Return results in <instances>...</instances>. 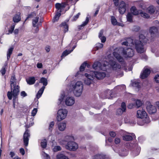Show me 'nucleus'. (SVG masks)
Returning <instances> with one entry per match:
<instances>
[{
	"instance_id": "nucleus-9",
	"label": "nucleus",
	"mask_w": 159,
	"mask_h": 159,
	"mask_svg": "<svg viewBox=\"0 0 159 159\" xmlns=\"http://www.w3.org/2000/svg\"><path fill=\"white\" fill-rule=\"evenodd\" d=\"M108 64L107 61L103 62L102 63L98 61L95 62L93 64L92 66L93 69L96 70L98 68L103 70H105Z\"/></svg>"
},
{
	"instance_id": "nucleus-47",
	"label": "nucleus",
	"mask_w": 159,
	"mask_h": 159,
	"mask_svg": "<svg viewBox=\"0 0 159 159\" xmlns=\"http://www.w3.org/2000/svg\"><path fill=\"white\" fill-rule=\"evenodd\" d=\"M87 65V63L85 62L81 65L80 68V71H83L84 70V68Z\"/></svg>"
},
{
	"instance_id": "nucleus-33",
	"label": "nucleus",
	"mask_w": 159,
	"mask_h": 159,
	"mask_svg": "<svg viewBox=\"0 0 159 159\" xmlns=\"http://www.w3.org/2000/svg\"><path fill=\"white\" fill-rule=\"evenodd\" d=\"M56 158L57 159H69L67 156L61 153L58 154L57 155Z\"/></svg>"
},
{
	"instance_id": "nucleus-31",
	"label": "nucleus",
	"mask_w": 159,
	"mask_h": 159,
	"mask_svg": "<svg viewBox=\"0 0 159 159\" xmlns=\"http://www.w3.org/2000/svg\"><path fill=\"white\" fill-rule=\"evenodd\" d=\"M45 88V87L44 86H42L36 95V97L38 99L41 96L42 94H43V92Z\"/></svg>"
},
{
	"instance_id": "nucleus-40",
	"label": "nucleus",
	"mask_w": 159,
	"mask_h": 159,
	"mask_svg": "<svg viewBox=\"0 0 159 159\" xmlns=\"http://www.w3.org/2000/svg\"><path fill=\"white\" fill-rule=\"evenodd\" d=\"M111 24L113 25H117V21L116 19L113 16H111Z\"/></svg>"
},
{
	"instance_id": "nucleus-24",
	"label": "nucleus",
	"mask_w": 159,
	"mask_h": 159,
	"mask_svg": "<svg viewBox=\"0 0 159 159\" xmlns=\"http://www.w3.org/2000/svg\"><path fill=\"white\" fill-rule=\"evenodd\" d=\"M39 17L36 16L34 17L32 20V25L34 27L38 26L41 25L39 24Z\"/></svg>"
},
{
	"instance_id": "nucleus-57",
	"label": "nucleus",
	"mask_w": 159,
	"mask_h": 159,
	"mask_svg": "<svg viewBox=\"0 0 159 159\" xmlns=\"http://www.w3.org/2000/svg\"><path fill=\"white\" fill-rule=\"evenodd\" d=\"M120 140L119 138H116L115 139V142L116 144L120 143Z\"/></svg>"
},
{
	"instance_id": "nucleus-14",
	"label": "nucleus",
	"mask_w": 159,
	"mask_h": 159,
	"mask_svg": "<svg viewBox=\"0 0 159 159\" xmlns=\"http://www.w3.org/2000/svg\"><path fill=\"white\" fill-rule=\"evenodd\" d=\"M146 108L149 113L150 114H153L156 112L157 109L155 106L152 105L151 103L147 102L146 103Z\"/></svg>"
},
{
	"instance_id": "nucleus-29",
	"label": "nucleus",
	"mask_w": 159,
	"mask_h": 159,
	"mask_svg": "<svg viewBox=\"0 0 159 159\" xmlns=\"http://www.w3.org/2000/svg\"><path fill=\"white\" fill-rule=\"evenodd\" d=\"M119 154V155L121 156H125L128 155V152L125 149L123 148L120 150Z\"/></svg>"
},
{
	"instance_id": "nucleus-7",
	"label": "nucleus",
	"mask_w": 159,
	"mask_h": 159,
	"mask_svg": "<svg viewBox=\"0 0 159 159\" xmlns=\"http://www.w3.org/2000/svg\"><path fill=\"white\" fill-rule=\"evenodd\" d=\"M66 6V4L64 2L56 4L55 7L57 9V12L53 20V22H54L57 21L61 15L62 10H63Z\"/></svg>"
},
{
	"instance_id": "nucleus-34",
	"label": "nucleus",
	"mask_w": 159,
	"mask_h": 159,
	"mask_svg": "<svg viewBox=\"0 0 159 159\" xmlns=\"http://www.w3.org/2000/svg\"><path fill=\"white\" fill-rule=\"evenodd\" d=\"M61 26L64 29V31L65 33L67 32L68 30V26L66 22H63L61 25Z\"/></svg>"
},
{
	"instance_id": "nucleus-17",
	"label": "nucleus",
	"mask_w": 159,
	"mask_h": 159,
	"mask_svg": "<svg viewBox=\"0 0 159 159\" xmlns=\"http://www.w3.org/2000/svg\"><path fill=\"white\" fill-rule=\"evenodd\" d=\"M85 76L86 77L84 80L85 84L87 85H90L92 83L93 80V76L91 75L90 72L85 73Z\"/></svg>"
},
{
	"instance_id": "nucleus-62",
	"label": "nucleus",
	"mask_w": 159,
	"mask_h": 159,
	"mask_svg": "<svg viewBox=\"0 0 159 159\" xmlns=\"http://www.w3.org/2000/svg\"><path fill=\"white\" fill-rule=\"evenodd\" d=\"M141 58L142 59L144 60H147L148 58L147 56L144 54L142 55L141 56Z\"/></svg>"
},
{
	"instance_id": "nucleus-28",
	"label": "nucleus",
	"mask_w": 159,
	"mask_h": 159,
	"mask_svg": "<svg viewBox=\"0 0 159 159\" xmlns=\"http://www.w3.org/2000/svg\"><path fill=\"white\" fill-rule=\"evenodd\" d=\"M26 81L28 84L32 85L35 83L36 80L34 77H29L28 79L26 80Z\"/></svg>"
},
{
	"instance_id": "nucleus-56",
	"label": "nucleus",
	"mask_w": 159,
	"mask_h": 159,
	"mask_svg": "<svg viewBox=\"0 0 159 159\" xmlns=\"http://www.w3.org/2000/svg\"><path fill=\"white\" fill-rule=\"evenodd\" d=\"M154 79L157 83H159V75H156Z\"/></svg>"
},
{
	"instance_id": "nucleus-16",
	"label": "nucleus",
	"mask_w": 159,
	"mask_h": 159,
	"mask_svg": "<svg viewBox=\"0 0 159 159\" xmlns=\"http://www.w3.org/2000/svg\"><path fill=\"white\" fill-rule=\"evenodd\" d=\"M109 64L113 70H117L121 68V66L117 63L114 59H111L109 60Z\"/></svg>"
},
{
	"instance_id": "nucleus-23",
	"label": "nucleus",
	"mask_w": 159,
	"mask_h": 159,
	"mask_svg": "<svg viewBox=\"0 0 159 159\" xmlns=\"http://www.w3.org/2000/svg\"><path fill=\"white\" fill-rule=\"evenodd\" d=\"M141 10H138L135 6L132 7L130 9L131 13L134 15H137L140 13Z\"/></svg>"
},
{
	"instance_id": "nucleus-64",
	"label": "nucleus",
	"mask_w": 159,
	"mask_h": 159,
	"mask_svg": "<svg viewBox=\"0 0 159 159\" xmlns=\"http://www.w3.org/2000/svg\"><path fill=\"white\" fill-rule=\"evenodd\" d=\"M37 67L38 68H41L43 67V65L41 63H38L37 65Z\"/></svg>"
},
{
	"instance_id": "nucleus-60",
	"label": "nucleus",
	"mask_w": 159,
	"mask_h": 159,
	"mask_svg": "<svg viewBox=\"0 0 159 159\" xmlns=\"http://www.w3.org/2000/svg\"><path fill=\"white\" fill-rule=\"evenodd\" d=\"M110 135L111 136L114 137L116 135V133L113 131H111L110 133Z\"/></svg>"
},
{
	"instance_id": "nucleus-39",
	"label": "nucleus",
	"mask_w": 159,
	"mask_h": 159,
	"mask_svg": "<svg viewBox=\"0 0 159 159\" xmlns=\"http://www.w3.org/2000/svg\"><path fill=\"white\" fill-rule=\"evenodd\" d=\"M135 103L134 104L135 107L136 108H139L140 107L142 104V102L140 100H137L135 101Z\"/></svg>"
},
{
	"instance_id": "nucleus-59",
	"label": "nucleus",
	"mask_w": 159,
	"mask_h": 159,
	"mask_svg": "<svg viewBox=\"0 0 159 159\" xmlns=\"http://www.w3.org/2000/svg\"><path fill=\"white\" fill-rule=\"evenodd\" d=\"M99 38L101 39L102 42L104 43L106 41V38L104 36H102Z\"/></svg>"
},
{
	"instance_id": "nucleus-41",
	"label": "nucleus",
	"mask_w": 159,
	"mask_h": 159,
	"mask_svg": "<svg viewBox=\"0 0 159 159\" xmlns=\"http://www.w3.org/2000/svg\"><path fill=\"white\" fill-rule=\"evenodd\" d=\"M112 91L110 90H107L106 98L108 99L111 98L112 97Z\"/></svg>"
},
{
	"instance_id": "nucleus-20",
	"label": "nucleus",
	"mask_w": 159,
	"mask_h": 159,
	"mask_svg": "<svg viewBox=\"0 0 159 159\" xmlns=\"http://www.w3.org/2000/svg\"><path fill=\"white\" fill-rule=\"evenodd\" d=\"M21 13L20 12H16L13 16L12 20L15 23H18L21 20Z\"/></svg>"
},
{
	"instance_id": "nucleus-5",
	"label": "nucleus",
	"mask_w": 159,
	"mask_h": 159,
	"mask_svg": "<svg viewBox=\"0 0 159 159\" xmlns=\"http://www.w3.org/2000/svg\"><path fill=\"white\" fill-rule=\"evenodd\" d=\"M73 94L76 97H79L82 94L83 85L82 82L78 81L72 86Z\"/></svg>"
},
{
	"instance_id": "nucleus-37",
	"label": "nucleus",
	"mask_w": 159,
	"mask_h": 159,
	"mask_svg": "<svg viewBox=\"0 0 159 159\" xmlns=\"http://www.w3.org/2000/svg\"><path fill=\"white\" fill-rule=\"evenodd\" d=\"M147 11L149 13L152 14L155 11L154 8L153 6H151L149 7L147 9Z\"/></svg>"
},
{
	"instance_id": "nucleus-46",
	"label": "nucleus",
	"mask_w": 159,
	"mask_h": 159,
	"mask_svg": "<svg viewBox=\"0 0 159 159\" xmlns=\"http://www.w3.org/2000/svg\"><path fill=\"white\" fill-rule=\"evenodd\" d=\"M140 83L136 81H134L132 83V85L134 87L139 88L140 87Z\"/></svg>"
},
{
	"instance_id": "nucleus-32",
	"label": "nucleus",
	"mask_w": 159,
	"mask_h": 159,
	"mask_svg": "<svg viewBox=\"0 0 159 159\" xmlns=\"http://www.w3.org/2000/svg\"><path fill=\"white\" fill-rule=\"evenodd\" d=\"M133 137L131 135L125 134L123 136V140L126 141L131 140L133 138Z\"/></svg>"
},
{
	"instance_id": "nucleus-49",
	"label": "nucleus",
	"mask_w": 159,
	"mask_h": 159,
	"mask_svg": "<svg viewBox=\"0 0 159 159\" xmlns=\"http://www.w3.org/2000/svg\"><path fill=\"white\" fill-rule=\"evenodd\" d=\"M140 150V148H139V147L136 150V152H133L134 156H136L138 155L139 153Z\"/></svg>"
},
{
	"instance_id": "nucleus-12",
	"label": "nucleus",
	"mask_w": 159,
	"mask_h": 159,
	"mask_svg": "<svg viewBox=\"0 0 159 159\" xmlns=\"http://www.w3.org/2000/svg\"><path fill=\"white\" fill-rule=\"evenodd\" d=\"M10 58V48L8 49V50L7 54V61H6L3 66L2 67V69L0 70V72L2 74V75H4L6 72V70L7 67L8 61Z\"/></svg>"
},
{
	"instance_id": "nucleus-52",
	"label": "nucleus",
	"mask_w": 159,
	"mask_h": 159,
	"mask_svg": "<svg viewBox=\"0 0 159 159\" xmlns=\"http://www.w3.org/2000/svg\"><path fill=\"white\" fill-rule=\"evenodd\" d=\"M42 155L45 158V159H50L49 156L45 152H43L42 153Z\"/></svg>"
},
{
	"instance_id": "nucleus-42",
	"label": "nucleus",
	"mask_w": 159,
	"mask_h": 159,
	"mask_svg": "<svg viewBox=\"0 0 159 159\" xmlns=\"http://www.w3.org/2000/svg\"><path fill=\"white\" fill-rule=\"evenodd\" d=\"M89 20V18L87 17L85 20L84 22H83V23L81 25L79 26V29L80 30L81 29V27H84V26L86 25L88 23Z\"/></svg>"
},
{
	"instance_id": "nucleus-26",
	"label": "nucleus",
	"mask_w": 159,
	"mask_h": 159,
	"mask_svg": "<svg viewBox=\"0 0 159 159\" xmlns=\"http://www.w3.org/2000/svg\"><path fill=\"white\" fill-rule=\"evenodd\" d=\"M133 41L134 40L133 39L129 38L127 39L126 41L123 42L122 43V44L126 46L129 45L132 46V43H133Z\"/></svg>"
},
{
	"instance_id": "nucleus-25",
	"label": "nucleus",
	"mask_w": 159,
	"mask_h": 159,
	"mask_svg": "<svg viewBox=\"0 0 159 159\" xmlns=\"http://www.w3.org/2000/svg\"><path fill=\"white\" fill-rule=\"evenodd\" d=\"M66 124L65 123L61 122L58 125V127L59 130L63 131L66 129Z\"/></svg>"
},
{
	"instance_id": "nucleus-13",
	"label": "nucleus",
	"mask_w": 159,
	"mask_h": 159,
	"mask_svg": "<svg viewBox=\"0 0 159 159\" xmlns=\"http://www.w3.org/2000/svg\"><path fill=\"white\" fill-rule=\"evenodd\" d=\"M119 5V11L121 14H124L126 11V8L128 7V4L123 1L120 2Z\"/></svg>"
},
{
	"instance_id": "nucleus-10",
	"label": "nucleus",
	"mask_w": 159,
	"mask_h": 159,
	"mask_svg": "<svg viewBox=\"0 0 159 159\" xmlns=\"http://www.w3.org/2000/svg\"><path fill=\"white\" fill-rule=\"evenodd\" d=\"M68 111L66 109H60L58 111L57 120L60 121L64 119L66 116Z\"/></svg>"
},
{
	"instance_id": "nucleus-4",
	"label": "nucleus",
	"mask_w": 159,
	"mask_h": 159,
	"mask_svg": "<svg viewBox=\"0 0 159 159\" xmlns=\"http://www.w3.org/2000/svg\"><path fill=\"white\" fill-rule=\"evenodd\" d=\"M74 140V138L72 136H66L65 137V139L62 140L61 143L63 144L64 143L67 142V144L66 145V148L69 150L75 151L78 148V146L77 143L73 141Z\"/></svg>"
},
{
	"instance_id": "nucleus-18",
	"label": "nucleus",
	"mask_w": 159,
	"mask_h": 159,
	"mask_svg": "<svg viewBox=\"0 0 159 159\" xmlns=\"http://www.w3.org/2000/svg\"><path fill=\"white\" fill-rule=\"evenodd\" d=\"M75 100L73 97H68L66 98L65 101V104L67 106H71L74 104Z\"/></svg>"
},
{
	"instance_id": "nucleus-53",
	"label": "nucleus",
	"mask_w": 159,
	"mask_h": 159,
	"mask_svg": "<svg viewBox=\"0 0 159 159\" xmlns=\"http://www.w3.org/2000/svg\"><path fill=\"white\" fill-rule=\"evenodd\" d=\"M37 112V109L36 108H34L32 111L31 112L32 116H34L36 114Z\"/></svg>"
},
{
	"instance_id": "nucleus-19",
	"label": "nucleus",
	"mask_w": 159,
	"mask_h": 159,
	"mask_svg": "<svg viewBox=\"0 0 159 159\" xmlns=\"http://www.w3.org/2000/svg\"><path fill=\"white\" fill-rule=\"evenodd\" d=\"M30 137V134L29 133V131L27 129L26 130L23 135L24 143L25 146H27L28 145Z\"/></svg>"
},
{
	"instance_id": "nucleus-43",
	"label": "nucleus",
	"mask_w": 159,
	"mask_h": 159,
	"mask_svg": "<svg viewBox=\"0 0 159 159\" xmlns=\"http://www.w3.org/2000/svg\"><path fill=\"white\" fill-rule=\"evenodd\" d=\"M104 156L102 154H97L93 157V159H103Z\"/></svg>"
},
{
	"instance_id": "nucleus-38",
	"label": "nucleus",
	"mask_w": 159,
	"mask_h": 159,
	"mask_svg": "<svg viewBox=\"0 0 159 159\" xmlns=\"http://www.w3.org/2000/svg\"><path fill=\"white\" fill-rule=\"evenodd\" d=\"M127 20L128 21L130 22L132 21L133 15L130 13H128L126 16Z\"/></svg>"
},
{
	"instance_id": "nucleus-48",
	"label": "nucleus",
	"mask_w": 159,
	"mask_h": 159,
	"mask_svg": "<svg viewBox=\"0 0 159 159\" xmlns=\"http://www.w3.org/2000/svg\"><path fill=\"white\" fill-rule=\"evenodd\" d=\"M36 16V14L34 12H32L31 13L29 14L28 15V16L27 17V18L25 20H27L29 18H33L34 16Z\"/></svg>"
},
{
	"instance_id": "nucleus-51",
	"label": "nucleus",
	"mask_w": 159,
	"mask_h": 159,
	"mask_svg": "<svg viewBox=\"0 0 159 159\" xmlns=\"http://www.w3.org/2000/svg\"><path fill=\"white\" fill-rule=\"evenodd\" d=\"M61 149V147L59 146H56L53 148V151L55 152H57Z\"/></svg>"
},
{
	"instance_id": "nucleus-15",
	"label": "nucleus",
	"mask_w": 159,
	"mask_h": 159,
	"mask_svg": "<svg viewBox=\"0 0 159 159\" xmlns=\"http://www.w3.org/2000/svg\"><path fill=\"white\" fill-rule=\"evenodd\" d=\"M149 32L151 35L152 39L157 37L159 35L158 29L157 28L154 26L150 28Z\"/></svg>"
},
{
	"instance_id": "nucleus-54",
	"label": "nucleus",
	"mask_w": 159,
	"mask_h": 159,
	"mask_svg": "<svg viewBox=\"0 0 159 159\" xmlns=\"http://www.w3.org/2000/svg\"><path fill=\"white\" fill-rule=\"evenodd\" d=\"M80 13H78L76 15L74 16L73 17V21H75L79 17Z\"/></svg>"
},
{
	"instance_id": "nucleus-35",
	"label": "nucleus",
	"mask_w": 159,
	"mask_h": 159,
	"mask_svg": "<svg viewBox=\"0 0 159 159\" xmlns=\"http://www.w3.org/2000/svg\"><path fill=\"white\" fill-rule=\"evenodd\" d=\"M40 83L43 84V86L45 87L48 84V80L47 79L44 77H42L41 78Z\"/></svg>"
},
{
	"instance_id": "nucleus-27",
	"label": "nucleus",
	"mask_w": 159,
	"mask_h": 159,
	"mask_svg": "<svg viewBox=\"0 0 159 159\" xmlns=\"http://www.w3.org/2000/svg\"><path fill=\"white\" fill-rule=\"evenodd\" d=\"M15 25V24H14L11 26V34L13 33L15 35H16L18 34L19 30L18 29H16L14 31H13Z\"/></svg>"
},
{
	"instance_id": "nucleus-22",
	"label": "nucleus",
	"mask_w": 159,
	"mask_h": 159,
	"mask_svg": "<svg viewBox=\"0 0 159 159\" xmlns=\"http://www.w3.org/2000/svg\"><path fill=\"white\" fill-rule=\"evenodd\" d=\"M121 108H119L117 110L116 114L118 115L122 114L125 111L126 109V106L125 103L122 102L121 104Z\"/></svg>"
},
{
	"instance_id": "nucleus-55",
	"label": "nucleus",
	"mask_w": 159,
	"mask_h": 159,
	"mask_svg": "<svg viewBox=\"0 0 159 159\" xmlns=\"http://www.w3.org/2000/svg\"><path fill=\"white\" fill-rule=\"evenodd\" d=\"M20 95L23 97H25L27 96V93L25 91H21L20 93Z\"/></svg>"
},
{
	"instance_id": "nucleus-6",
	"label": "nucleus",
	"mask_w": 159,
	"mask_h": 159,
	"mask_svg": "<svg viewBox=\"0 0 159 159\" xmlns=\"http://www.w3.org/2000/svg\"><path fill=\"white\" fill-rule=\"evenodd\" d=\"M10 13L9 10L5 11L3 15L2 18L5 21V33L7 34H10Z\"/></svg>"
},
{
	"instance_id": "nucleus-11",
	"label": "nucleus",
	"mask_w": 159,
	"mask_h": 159,
	"mask_svg": "<svg viewBox=\"0 0 159 159\" xmlns=\"http://www.w3.org/2000/svg\"><path fill=\"white\" fill-rule=\"evenodd\" d=\"M90 73L92 76H93V79L96 78L98 79H103L106 76V74L104 72L97 71H91Z\"/></svg>"
},
{
	"instance_id": "nucleus-36",
	"label": "nucleus",
	"mask_w": 159,
	"mask_h": 159,
	"mask_svg": "<svg viewBox=\"0 0 159 159\" xmlns=\"http://www.w3.org/2000/svg\"><path fill=\"white\" fill-rule=\"evenodd\" d=\"M139 14L141 15V16L143 18H148L149 17L148 14L143 11L141 10Z\"/></svg>"
},
{
	"instance_id": "nucleus-1",
	"label": "nucleus",
	"mask_w": 159,
	"mask_h": 159,
	"mask_svg": "<svg viewBox=\"0 0 159 159\" xmlns=\"http://www.w3.org/2000/svg\"><path fill=\"white\" fill-rule=\"evenodd\" d=\"M120 54H122L125 57H131L134 55V51L132 48H129L125 49L120 48L118 50L115 49L113 53L114 56L119 61L123 62L124 59L120 56Z\"/></svg>"
},
{
	"instance_id": "nucleus-2",
	"label": "nucleus",
	"mask_w": 159,
	"mask_h": 159,
	"mask_svg": "<svg viewBox=\"0 0 159 159\" xmlns=\"http://www.w3.org/2000/svg\"><path fill=\"white\" fill-rule=\"evenodd\" d=\"M139 40H135L133 41L132 46L134 47L137 52L143 53L146 50L144 47V44L148 41V39L143 34H141L139 36Z\"/></svg>"
},
{
	"instance_id": "nucleus-8",
	"label": "nucleus",
	"mask_w": 159,
	"mask_h": 159,
	"mask_svg": "<svg viewBox=\"0 0 159 159\" xmlns=\"http://www.w3.org/2000/svg\"><path fill=\"white\" fill-rule=\"evenodd\" d=\"M137 116L138 118L143 119L144 123H148L150 121L149 118L147 116V113L143 109L137 111Z\"/></svg>"
},
{
	"instance_id": "nucleus-30",
	"label": "nucleus",
	"mask_w": 159,
	"mask_h": 159,
	"mask_svg": "<svg viewBox=\"0 0 159 159\" xmlns=\"http://www.w3.org/2000/svg\"><path fill=\"white\" fill-rule=\"evenodd\" d=\"M79 0H67L66 2H65L66 6H71L75 4L76 2Z\"/></svg>"
},
{
	"instance_id": "nucleus-45",
	"label": "nucleus",
	"mask_w": 159,
	"mask_h": 159,
	"mask_svg": "<svg viewBox=\"0 0 159 159\" xmlns=\"http://www.w3.org/2000/svg\"><path fill=\"white\" fill-rule=\"evenodd\" d=\"M71 51H70L69 50H66L62 52L61 56V57L62 58L64 57L71 53Z\"/></svg>"
},
{
	"instance_id": "nucleus-21",
	"label": "nucleus",
	"mask_w": 159,
	"mask_h": 159,
	"mask_svg": "<svg viewBox=\"0 0 159 159\" xmlns=\"http://www.w3.org/2000/svg\"><path fill=\"white\" fill-rule=\"evenodd\" d=\"M150 73V70L149 69L144 68L143 72L140 75V77L142 79H144L147 77Z\"/></svg>"
},
{
	"instance_id": "nucleus-3",
	"label": "nucleus",
	"mask_w": 159,
	"mask_h": 159,
	"mask_svg": "<svg viewBox=\"0 0 159 159\" xmlns=\"http://www.w3.org/2000/svg\"><path fill=\"white\" fill-rule=\"evenodd\" d=\"M11 79L12 81L11 86V87L13 88L12 91H11V99L12 97H13V106L14 108H15L16 104L17 103V95L19 92V87L18 85H16V79H15L14 75H13L11 76Z\"/></svg>"
},
{
	"instance_id": "nucleus-44",
	"label": "nucleus",
	"mask_w": 159,
	"mask_h": 159,
	"mask_svg": "<svg viewBox=\"0 0 159 159\" xmlns=\"http://www.w3.org/2000/svg\"><path fill=\"white\" fill-rule=\"evenodd\" d=\"M47 145V141L46 139L42 140L41 143V146L43 148H46Z\"/></svg>"
},
{
	"instance_id": "nucleus-63",
	"label": "nucleus",
	"mask_w": 159,
	"mask_h": 159,
	"mask_svg": "<svg viewBox=\"0 0 159 159\" xmlns=\"http://www.w3.org/2000/svg\"><path fill=\"white\" fill-rule=\"evenodd\" d=\"M20 152L22 154V155H23L25 154V150L24 148H21L20 149Z\"/></svg>"
},
{
	"instance_id": "nucleus-61",
	"label": "nucleus",
	"mask_w": 159,
	"mask_h": 159,
	"mask_svg": "<svg viewBox=\"0 0 159 159\" xmlns=\"http://www.w3.org/2000/svg\"><path fill=\"white\" fill-rule=\"evenodd\" d=\"M114 3L116 6H118L119 5V0H113Z\"/></svg>"
},
{
	"instance_id": "nucleus-50",
	"label": "nucleus",
	"mask_w": 159,
	"mask_h": 159,
	"mask_svg": "<svg viewBox=\"0 0 159 159\" xmlns=\"http://www.w3.org/2000/svg\"><path fill=\"white\" fill-rule=\"evenodd\" d=\"M103 47V44L102 43H98L96 44V48L97 50Z\"/></svg>"
},
{
	"instance_id": "nucleus-58",
	"label": "nucleus",
	"mask_w": 159,
	"mask_h": 159,
	"mask_svg": "<svg viewBox=\"0 0 159 159\" xmlns=\"http://www.w3.org/2000/svg\"><path fill=\"white\" fill-rule=\"evenodd\" d=\"M134 104H133L132 103H130L128 106V107L129 109H131L133 107H135V106H134Z\"/></svg>"
}]
</instances>
